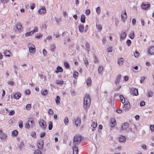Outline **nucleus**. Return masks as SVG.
Returning <instances> with one entry per match:
<instances>
[{
	"mask_svg": "<svg viewBox=\"0 0 154 154\" xmlns=\"http://www.w3.org/2000/svg\"><path fill=\"white\" fill-rule=\"evenodd\" d=\"M150 6L149 4H145L143 3L141 5L142 8L144 10H147L149 8Z\"/></svg>",
	"mask_w": 154,
	"mask_h": 154,
	"instance_id": "obj_14",
	"label": "nucleus"
},
{
	"mask_svg": "<svg viewBox=\"0 0 154 154\" xmlns=\"http://www.w3.org/2000/svg\"><path fill=\"white\" fill-rule=\"evenodd\" d=\"M94 62L95 63H98L99 62V60L95 54H94Z\"/></svg>",
	"mask_w": 154,
	"mask_h": 154,
	"instance_id": "obj_42",
	"label": "nucleus"
},
{
	"mask_svg": "<svg viewBox=\"0 0 154 154\" xmlns=\"http://www.w3.org/2000/svg\"><path fill=\"white\" fill-rule=\"evenodd\" d=\"M34 154H42V153L40 150L37 149L35 151Z\"/></svg>",
	"mask_w": 154,
	"mask_h": 154,
	"instance_id": "obj_52",
	"label": "nucleus"
},
{
	"mask_svg": "<svg viewBox=\"0 0 154 154\" xmlns=\"http://www.w3.org/2000/svg\"><path fill=\"white\" fill-rule=\"evenodd\" d=\"M25 92L26 94L27 95H29L30 94L31 92L28 89L25 90Z\"/></svg>",
	"mask_w": 154,
	"mask_h": 154,
	"instance_id": "obj_59",
	"label": "nucleus"
},
{
	"mask_svg": "<svg viewBox=\"0 0 154 154\" xmlns=\"http://www.w3.org/2000/svg\"><path fill=\"white\" fill-rule=\"evenodd\" d=\"M24 144L23 142H21L18 145V147L20 150L22 149L24 147Z\"/></svg>",
	"mask_w": 154,
	"mask_h": 154,
	"instance_id": "obj_23",
	"label": "nucleus"
},
{
	"mask_svg": "<svg viewBox=\"0 0 154 154\" xmlns=\"http://www.w3.org/2000/svg\"><path fill=\"white\" fill-rule=\"evenodd\" d=\"M85 62V65L86 66H87L89 65V63L86 58H85L84 60Z\"/></svg>",
	"mask_w": 154,
	"mask_h": 154,
	"instance_id": "obj_48",
	"label": "nucleus"
},
{
	"mask_svg": "<svg viewBox=\"0 0 154 154\" xmlns=\"http://www.w3.org/2000/svg\"><path fill=\"white\" fill-rule=\"evenodd\" d=\"M96 27L99 31H101L102 29V27L100 24L97 25Z\"/></svg>",
	"mask_w": 154,
	"mask_h": 154,
	"instance_id": "obj_38",
	"label": "nucleus"
},
{
	"mask_svg": "<svg viewBox=\"0 0 154 154\" xmlns=\"http://www.w3.org/2000/svg\"><path fill=\"white\" fill-rule=\"evenodd\" d=\"M124 59L122 58H120L118 59V63L119 65H122L124 62Z\"/></svg>",
	"mask_w": 154,
	"mask_h": 154,
	"instance_id": "obj_18",
	"label": "nucleus"
},
{
	"mask_svg": "<svg viewBox=\"0 0 154 154\" xmlns=\"http://www.w3.org/2000/svg\"><path fill=\"white\" fill-rule=\"evenodd\" d=\"M79 75V73L75 71L74 72L73 76L75 79H77Z\"/></svg>",
	"mask_w": 154,
	"mask_h": 154,
	"instance_id": "obj_36",
	"label": "nucleus"
},
{
	"mask_svg": "<svg viewBox=\"0 0 154 154\" xmlns=\"http://www.w3.org/2000/svg\"><path fill=\"white\" fill-rule=\"evenodd\" d=\"M69 119L67 117L65 118L64 119V122L65 125H68L69 123Z\"/></svg>",
	"mask_w": 154,
	"mask_h": 154,
	"instance_id": "obj_41",
	"label": "nucleus"
},
{
	"mask_svg": "<svg viewBox=\"0 0 154 154\" xmlns=\"http://www.w3.org/2000/svg\"><path fill=\"white\" fill-rule=\"evenodd\" d=\"M18 133V132L16 130L14 131L12 133V134L13 136H17Z\"/></svg>",
	"mask_w": 154,
	"mask_h": 154,
	"instance_id": "obj_43",
	"label": "nucleus"
},
{
	"mask_svg": "<svg viewBox=\"0 0 154 154\" xmlns=\"http://www.w3.org/2000/svg\"><path fill=\"white\" fill-rule=\"evenodd\" d=\"M56 49V46L54 44L52 45L50 47V49L51 51L54 52Z\"/></svg>",
	"mask_w": 154,
	"mask_h": 154,
	"instance_id": "obj_33",
	"label": "nucleus"
},
{
	"mask_svg": "<svg viewBox=\"0 0 154 154\" xmlns=\"http://www.w3.org/2000/svg\"><path fill=\"white\" fill-rule=\"evenodd\" d=\"M134 57H138L140 55L139 53L137 51H136L135 53H134Z\"/></svg>",
	"mask_w": 154,
	"mask_h": 154,
	"instance_id": "obj_47",
	"label": "nucleus"
},
{
	"mask_svg": "<svg viewBox=\"0 0 154 154\" xmlns=\"http://www.w3.org/2000/svg\"><path fill=\"white\" fill-rule=\"evenodd\" d=\"M29 52L32 53L35 52V49L34 46H33V47H29Z\"/></svg>",
	"mask_w": 154,
	"mask_h": 154,
	"instance_id": "obj_27",
	"label": "nucleus"
},
{
	"mask_svg": "<svg viewBox=\"0 0 154 154\" xmlns=\"http://www.w3.org/2000/svg\"><path fill=\"white\" fill-rule=\"evenodd\" d=\"M16 26V28L19 32H20L22 31L23 28L20 23H18Z\"/></svg>",
	"mask_w": 154,
	"mask_h": 154,
	"instance_id": "obj_8",
	"label": "nucleus"
},
{
	"mask_svg": "<svg viewBox=\"0 0 154 154\" xmlns=\"http://www.w3.org/2000/svg\"><path fill=\"white\" fill-rule=\"evenodd\" d=\"M145 77L144 76H142L141 77V79L140 80V83H143V81L145 80Z\"/></svg>",
	"mask_w": 154,
	"mask_h": 154,
	"instance_id": "obj_57",
	"label": "nucleus"
},
{
	"mask_svg": "<svg viewBox=\"0 0 154 154\" xmlns=\"http://www.w3.org/2000/svg\"><path fill=\"white\" fill-rule=\"evenodd\" d=\"M86 83L88 86H91V79L90 77H89L87 78Z\"/></svg>",
	"mask_w": 154,
	"mask_h": 154,
	"instance_id": "obj_21",
	"label": "nucleus"
},
{
	"mask_svg": "<svg viewBox=\"0 0 154 154\" xmlns=\"http://www.w3.org/2000/svg\"><path fill=\"white\" fill-rule=\"evenodd\" d=\"M96 11L98 14H100L101 11L100 8L99 7H98L96 9Z\"/></svg>",
	"mask_w": 154,
	"mask_h": 154,
	"instance_id": "obj_46",
	"label": "nucleus"
},
{
	"mask_svg": "<svg viewBox=\"0 0 154 154\" xmlns=\"http://www.w3.org/2000/svg\"><path fill=\"white\" fill-rule=\"evenodd\" d=\"M60 98L59 96H57L56 99H55L56 104L57 105H59L60 104Z\"/></svg>",
	"mask_w": 154,
	"mask_h": 154,
	"instance_id": "obj_25",
	"label": "nucleus"
},
{
	"mask_svg": "<svg viewBox=\"0 0 154 154\" xmlns=\"http://www.w3.org/2000/svg\"><path fill=\"white\" fill-rule=\"evenodd\" d=\"M8 84L11 85L12 86L14 85L15 84L14 82L13 81H10L8 82Z\"/></svg>",
	"mask_w": 154,
	"mask_h": 154,
	"instance_id": "obj_55",
	"label": "nucleus"
},
{
	"mask_svg": "<svg viewBox=\"0 0 154 154\" xmlns=\"http://www.w3.org/2000/svg\"><path fill=\"white\" fill-rule=\"evenodd\" d=\"M0 138L2 140L6 141L7 139V137L6 134L3 133L1 136Z\"/></svg>",
	"mask_w": 154,
	"mask_h": 154,
	"instance_id": "obj_16",
	"label": "nucleus"
},
{
	"mask_svg": "<svg viewBox=\"0 0 154 154\" xmlns=\"http://www.w3.org/2000/svg\"><path fill=\"white\" fill-rule=\"evenodd\" d=\"M150 129L152 131H154V125H151L150 126Z\"/></svg>",
	"mask_w": 154,
	"mask_h": 154,
	"instance_id": "obj_62",
	"label": "nucleus"
},
{
	"mask_svg": "<svg viewBox=\"0 0 154 154\" xmlns=\"http://www.w3.org/2000/svg\"><path fill=\"white\" fill-rule=\"evenodd\" d=\"M131 43V41L130 40H128L127 41L126 44H127V45L128 46H130V45Z\"/></svg>",
	"mask_w": 154,
	"mask_h": 154,
	"instance_id": "obj_60",
	"label": "nucleus"
},
{
	"mask_svg": "<svg viewBox=\"0 0 154 154\" xmlns=\"http://www.w3.org/2000/svg\"><path fill=\"white\" fill-rule=\"evenodd\" d=\"M48 129L49 130H51L53 128V123L51 121H50L49 123Z\"/></svg>",
	"mask_w": 154,
	"mask_h": 154,
	"instance_id": "obj_34",
	"label": "nucleus"
},
{
	"mask_svg": "<svg viewBox=\"0 0 154 154\" xmlns=\"http://www.w3.org/2000/svg\"><path fill=\"white\" fill-rule=\"evenodd\" d=\"M121 16L122 19V21H123L124 22H125V19H126L127 18V15L125 11V12L124 13V14H122Z\"/></svg>",
	"mask_w": 154,
	"mask_h": 154,
	"instance_id": "obj_19",
	"label": "nucleus"
},
{
	"mask_svg": "<svg viewBox=\"0 0 154 154\" xmlns=\"http://www.w3.org/2000/svg\"><path fill=\"white\" fill-rule=\"evenodd\" d=\"M91 126L94 128H95L97 126V122H93L91 125Z\"/></svg>",
	"mask_w": 154,
	"mask_h": 154,
	"instance_id": "obj_40",
	"label": "nucleus"
},
{
	"mask_svg": "<svg viewBox=\"0 0 154 154\" xmlns=\"http://www.w3.org/2000/svg\"><path fill=\"white\" fill-rule=\"evenodd\" d=\"M129 37L131 39H133L134 37V31H131L130 32L129 35Z\"/></svg>",
	"mask_w": 154,
	"mask_h": 154,
	"instance_id": "obj_31",
	"label": "nucleus"
},
{
	"mask_svg": "<svg viewBox=\"0 0 154 154\" xmlns=\"http://www.w3.org/2000/svg\"><path fill=\"white\" fill-rule=\"evenodd\" d=\"M9 115L12 116L14 114L15 112L14 110H12L11 111L9 112Z\"/></svg>",
	"mask_w": 154,
	"mask_h": 154,
	"instance_id": "obj_54",
	"label": "nucleus"
},
{
	"mask_svg": "<svg viewBox=\"0 0 154 154\" xmlns=\"http://www.w3.org/2000/svg\"><path fill=\"white\" fill-rule=\"evenodd\" d=\"M85 46L87 51H89L90 47L89 44L88 43H87L85 44Z\"/></svg>",
	"mask_w": 154,
	"mask_h": 154,
	"instance_id": "obj_45",
	"label": "nucleus"
},
{
	"mask_svg": "<svg viewBox=\"0 0 154 154\" xmlns=\"http://www.w3.org/2000/svg\"><path fill=\"white\" fill-rule=\"evenodd\" d=\"M56 83L57 84H62L63 83V81L59 80H57L56 81Z\"/></svg>",
	"mask_w": 154,
	"mask_h": 154,
	"instance_id": "obj_44",
	"label": "nucleus"
},
{
	"mask_svg": "<svg viewBox=\"0 0 154 154\" xmlns=\"http://www.w3.org/2000/svg\"><path fill=\"white\" fill-rule=\"evenodd\" d=\"M112 51V47H109V48H107V51L109 53V52H111Z\"/></svg>",
	"mask_w": 154,
	"mask_h": 154,
	"instance_id": "obj_56",
	"label": "nucleus"
},
{
	"mask_svg": "<svg viewBox=\"0 0 154 154\" xmlns=\"http://www.w3.org/2000/svg\"><path fill=\"white\" fill-rule=\"evenodd\" d=\"M28 123H29V124L30 125L31 127L33 128L35 125V123L33 120V119L31 118H29L28 120Z\"/></svg>",
	"mask_w": 154,
	"mask_h": 154,
	"instance_id": "obj_6",
	"label": "nucleus"
},
{
	"mask_svg": "<svg viewBox=\"0 0 154 154\" xmlns=\"http://www.w3.org/2000/svg\"><path fill=\"white\" fill-rule=\"evenodd\" d=\"M148 52L151 55L154 54V46H151L148 49Z\"/></svg>",
	"mask_w": 154,
	"mask_h": 154,
	"instance_id": "obj_13",
	"label": "nucleus"
},
{
	"mask_svg": "<svg viewBox=\"0 0 154 154\" xmlns=\"http://www.w3.org/2000/svg\"><path fill=\"white\" fill-rule=\"evenodd\" d=\"M64 65L65 67L67 69H69L70 67L69 64L67 62H65Z\"/></svg>",
	"mask_w": 154,
	"mask_h": 154,
	"instance_id": "obj_49",
	"label": "nucleus"
},
{
	"mask_svg": "<svg viewBox=\"0 0 154 154\" xmlns=\"http://www.w3.org/2000/svg\"><path fill=\"white\" fill-rule=\"evenodd\" d=\"M74 145L72 147L73 150V154H77L78 152V147Z\"/></svg>",
	"mask_w": 154,
	"mask_h": 154,
	"instance_id": "obj_15",
	"label": "nucleus"
},
{
	"mask_svg": "<svg viewBox=\"0 0 154 154\" xmlns=\"http://www.w3.org/2000/svg\"><path fill=\"white\" fill-rule=\"evenodd\" d=\"M126 36V33L125 32H122L120 35V38L122 39H124Z\"/></svg>",
	"mask_w": 154,
	"mask_h": 154,
	"instance_id": "obj_26",
	"label": "nucleus"
},
{
	"mask_svg": "<svg viewBox=\"0 0 154 154\" xmlns=\"http://www.w3.org/2000/svg\"><path fill=\"white\" fill-rule=\"evenodd\" d=\"M116 124V119L114 118H112L110 119V125L111 127H114Z\"/></svg>",
	"mask_w": 154,
	"mask_h": 154,
	"instance_id": "obj_11",
	"label": "nucleus"
},
{
	"mask_svg": "<svg viewBox=\"0 0 154 154\" xmlns=\"http://www.w3.org/2000/svg\"><path fill=\"white\" fill-rule=\"evenodd\" d=\"M82 137L79 135L75 136L73 141L74 145L76 146L79 144L82 140Z\"/></svg>",
	"mask_w": 154,
	"mask_h": 154,
	"instance_id": "obj_2",
	"label": "nucleus"
},
{
	"mask_svg": "<svg viewBox=\"0 0 154 154\" xmlns=\"http://www.w3.org/2000/svg\"><path fill=\"white\" fill-rule=\"evenodd\" d=\"M39 123L42 128L44 129H46V124L45 120L41 119L39 121Z\"/></svg>",
	"mask_w": 154,
	"mask_h": 154,
	"instance_id": "obj_3",
	"label": "nucleus"
},
{
	"mask_svg": "<svg viewBox=\"0 0 154 154\" xmlns=\"http://www.w3.org/2000/svg\"><path fill=\"white\" fill-rule=\"evenodd\" d=\"M75 124L76 127L80 126L81 123V120L80 118L77 117L75 119Z\"/></svg>",
	"mask_w": 154,
	"mask_h": 154,
	"instance_id": "obj_5",
	"label": "nucleus"
},
{
	"mask_svg": "<svg viewBox=\"0 0 154 154\" xmlns=\"http://www.w3.org/2000/svg\"><path fill=\"white\" fill-rule=\"evenodd\" d=\"M41 94L44 96H46L48 94V92L47 90H42L41 92Z\"/></svg>",
	"mask_w": 154,
	"mask_h": 154,
	"instance_id": "obj_28",
	"label": "nucleus"
},
{
	"mask_svg": "<svg viewBox=\"0 0 154 154\" xmlns=\"http://www.w3.org/2000/svg\"><path fill=\"white\" fill-rule=\"evenodd\" d=\"M25 127L26 128L29 129V128L31 127L30 125L29 124V123H28L27 124H26L25 125Z\"/></svg>",
	"mask_w": 154,
	"mask_h": 154,
	"instance_id": "obj_64",
	"label": "nucleus"
},
{
	"mask_svg": "<svg viewBox=\"0 0 154 154\" xmlns=\"http://www.w3.org/2000/svg\"><path fill=\"white\" fill-rule=\"evenodd\" d=\"M38 31V29L37 27H35L34 29L31 31V33L33 34L34 32H36Z\"/></svg>",
	"mask_w": 154,
	"mask_h": 154,
	"instance_id": "obj_50",
	"label": "nucleus"
},
{
	"mask_svg": "<svg viewBox=\"0 0 154 154\" xmlns=\"http://www.w3.org/2000/svg\"><path fill=\"white\" fill-rule=\"evenodd\" d=\"M21 96V94L20 93H17L14 95V98L16 99H18Z\"/></svg>",
	"mask_w": 154,
	"mask_h": 154,
	"instance_id": "obj_20",
	"label": "nucleus"
},
{
	"mask_svg": "<svg viewBox=\"0 0 154 154\" xmlns=\"http://www.w3.org/2000/svg\"><path fill=\"white\" fill-rule=\"evenodd\" d=\"M42 35L40 34H38L35 35V37L36 38H40L42 36Z\"/></svg>",
	"mask_w": 154,
	"mask_h": 154,
	"instance_id": "obj_61",
	"label": "nucleus"
},
{
	"mask_svg": "<svg viewBox=\"0 0 154 154\" xmlns=\"http://www.w3.org/2000/svg\"><path fill=\"white\" fill-rule=\"evenodd\" d=\"M4 53L6 56L8 57L10 56L11 53L9 51L6 50L4 52Z\"/></svg>",
	"mask_w": 154,
	"mask_h": 154,
	"instance_id": "obj_39",
	"label": "nucleus"
},
{
	"mask_svg": "<svg viewBox=\"0 0 154 154\" xmlns=\"http://www.w3.org/2000/svg\"><path fill=\"white\" fill-rule=\"evenodd\" d=\"M44 144V143L43 141H41L40 142H38L37 143L38 148L39 149H42L43 148Z\"/></svg>",
	"mask_w": 154,
	"mask_h": 154,
	"instance_id": "obj_12",
	"label": "nucleus"
},
{
	"mask_svg": "<svg viewBox=\"0 0 154 154\" xmlns=\"http://www.w3.org/2000/svg\"><path fill=\"white\" fill-rule=\"evenodd\" d=\"M35 5L34 3H32L30 5V8L31 9L33 10L35 8Z\"/></svg>",
	"mask_w": 154,
	"mask_h": 154,
	"instance_id": "obj_58",
	"label": "nucleus"
},
{
	"mask_svg": "<svg viewBox=\"0 0 154 154\" xmlns=\"http://www.w3.org/2000/svg\"><path fill=\"white\" fill-rule=\"evenodd\" d=\"M23 122L21 121L19 122V127L20 128H22L23 127Z\"/></svg>",
	"mask_w": 154,
	"mask_h": 154,
	"instance_id": "obj_51",
	"label": "nucleus"
},
{
	"mask_svg": "<svg viewBox=\"0 0 154 154\" xmlns=\"http://www.w3.org/2000/svg\"><path fill=\"white\" fill-rule=\"evenodd\" d=\"M126 139L125 137L122 135H121L119 138V141L121 142H125L126 140Z\"/></svg>",
	"mask_w": 154,
	"mask_h": 154,
	"instance_id": "obj_17",
	"label": "nucleus"
},
{
	"mask_svg": "<svg viewBox=\"0 0 154 154\" xmlns=\"http://www.w3.org/2000/svg\"><path fill=\"white\" fill-rule=\"evenodd\" d=\"M45 135V132H42L41 133L40 135V136L41 137H44Z\"/></svg>",
	"mask_w": 154,
	"mask_h": 154,
	"instance_id": "obj_63",
	"label": "nucleus"
},
{
	"mask_svg": "<svg viewBox=\"0 0 154 154\" xmlns=\"http://www.w3.org/2000/svg\"><path fill=\"white\" fill-rule=\"evenodd\" d=\"M85 17L84 15H82L81 18V21L82 23H84L85 22Z\"/></svg>",
	"mask_w": 154,
	"mask_h": 154,
	"instance_id": "obj_32",
	"label": "nucleus"
},
{
	"mask_svg": "<svg viewBox=\"0 0 154 154\" xmlns=\"http://www.w3.org/2000/svg\"><path fill=\"white\" fill-rule=\"evenodd\" d=\"M46 12V9L44 6L42 7L38 11V13L40 14H45Z\"/></svg>",
	"mask_w": 154,
	"mask_h": 154,
	"instance_id": "obj_9",
	"label": "nucleus"
},
{
	"mask_svg": "<svg viewBox=\"0 0 154 154\" xmlns=\"http://www.w3.org/2000/svg\"><path fill=\"white\" fill-rule=\"evenodd\" d=\"M121 77V74H119L116 77V79L115 81V83L116 85H117L118 84H119L120 82Z\"/></svg>",
	"mask_w": 154,
	"mask_h": 154,
	"instance_id": "obj_10",
	"label": "nucleus"
},
{
	"mask_svg": "<svg viewBox=\"0 0 154 154\" xmlns=\"http://www.w3.org/2000/svg\"><path fill=\"white\" fill-rule=\"evenodd\" d=\"M147 96L149 97H151L152 96L153 92L151 91H148L147 92Z\"/></svg>",
	"mask_w": 154,
	"mask_h": 154,
	"instance_id": "obj_35",
	"label": "nucleus"
},
{
	"mask_svg": "<svg viewBox=\"0 0 154 154\" xmlns=\"http://www.w3.org/2000/svg\"><path fill=\"white\" fill-rule=\"evenodd\" d=\"M122 103H124L125 101V99L124 97L122 95H121L119 97Z\"/></svg>",
	"mask_w": 154,
	"mask_h": 154,
	"instance_id": "obj_37",
	"label": "nucleus"
},
{
	"mask_svg": "<svg viewBox=\"0 0 154 154\" xmlns=\"http://www.w3.org/2000/svg\"><path fill=\"white\" fill-rule=\"evenodd\" d=\"M129 126V124L128 123H124L122 126V129L120 130V132H121L123 130L125 131L127 130Z\"/></svg>",
	"mask_w": 154,
	"mask_h": 154,
	"instance_id": "obj_4",
	"label": "nucleus"
},
{
	"mask_svg": "<svg viewBox=\"0 0 154 154\" xmlns=\"http://www.w3.org/2000/svg\"><path fill=\"white\" fill-rule=\"evenodd\" d=\"M130 108V103L129 102H128L126 103H125L124 106V108L125 110H126Z\"/></svg>",
	"mask_w": 154,
	"mask_h": 154,
	"instance_id": "obj_24",
	"label": "nucleus"
},
{
	"mask_svg": "<svg viewBox=\"0 0 154 154\" xmlns=\"http://www.w3.org/2000/svg\"><path fill=\"white\" fill-rule=\"evenodd\" d=\"M79 31L80 32H83L84 29V26L83 25H79Z\"/></svg>",
	"mask_w": 154,
	"mask_h": 154,
	"instance_id": "obj_30",
	"label": "nucleus"
},
{
	"mask_svg": "<svg viewBox=\"0 0 154 154\" xmlns=\"http://www.w3.org/2000/svg\"><path fill=\"white\" fill-rule=\"evenodd\" d=\"M63 71V68L60 66H58L57 68V70L55 72L57 73H58L59 72H62Z\"/></svg>",
	"mask_w": 154,
	"mask_h": 154,
	"instance_id": "obj_22",
	"label": "nucleus"
},
{
	"mask_svg": "<svg viewBox=\"0 0 154 154\" xmlns=\"http://www.w3.org/2000/svg\"><path fill=\"white\" fill-rule=\"evenodd\" d=\"M48 113L51 115H53L54 114V112L51 109H49L48 110Z\"/></svg>",
	"mask_w": 154,
	"mask_h": 154,
	"instance_id": "obj_53",
	"label": "nucleus"
},
{
	"mask_svg": "<svg viewBox=\"0 0 154 154\" xmlns=\"http://www.w3.org/2000/svg\"><path fill=\"white\" fill-rule=\"evenodd\" d=\"M131 93L133 95L137 96L138 94V90L135 88H132L131 90Z\"/></svg>",
	"mask_w": 154,
	"mask_h": 154,
	"instance_id": "obj_7",
	"label": "nucleus"
},
{
	"mask_svg": "<svg viewBox=\"0 0 154 154\" xmlns=\"http://www.w3.org/2000/svg\"><path fill=\"white\" fill-rule=\"evenodd\" d=\"M103 71V67L102 66L99 67L98 69V72L100 74H102Z\"/></svg>",
	"mask_w": 154,
	"mask_h": 154,
	"instance_id": "obj_29",
	"label": "nucleus"
},
{
	"mask_svg": "<svg viewBox=\"0 0 154 154\" xmlns=\"http://www.w3.org/2000/svg\"><path fill=\"white\" fill-rule=\"evenodd\" d=\"M91 104V99L90 95L86 94L84 99V107L86 109H88Z\"/></svg>",
	"mask_w": 154,
	"mask_h": 154,
	"instance_id": "obj_1",
	"label": "nucleus"
}]
</instances>
